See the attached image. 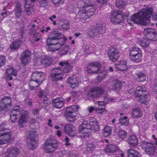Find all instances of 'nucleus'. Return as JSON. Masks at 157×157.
<instances>
[{
  "label": "nucleus",
  "instance_id": "nucleus-1",
  "mask_svg": "<svg viewBox=\"0 0 157 157\" xmlns=\"http://www.w3.org/2000/svg\"><path fill=\"white\" fill-rule=\"evenodd\" d=\"M52 36L49 37L46 40L47 51L54 52L60 49L66 40L64 35L56 31L52 33Z\"/></svg>",
  "mask_w": 157,
  "mask_h": 157
},
{
  "label": "nucleus",
  "instance_id": "nucleus-2",
  "mask_svg": "<svg viewBox=\"0 0 157 157\" xmlns=\"http://www.w3.org/2000/svg\"><path fill=\"white\" fill-rule=\"evenodd\" d=\"M151 16L154 20L157 21V11L141 10L132 15L131 19L135 23L146 25L150 23L149 18Z\"/></svg>",
  "mask_w": 157,
  "mask_h": 157
},
{
  "label": "nucleus",
  "instance_id": "nucleus-3",
  "mask_svg": "<svg viewBox=\"0 0 157 157\" xmlns=\"http://www.w3.org/2000/svg\"><path fill=\"white\" fill-rule=\"evenodd\" d=\"M18 116L20 117L18 122L19 126L21 127L25 126L28 121V112L25 110H22L20 113L19 106H16L10 114L11 121L13 122H15Z\"/></svg>",
  "mask_w": 157,
  "mask_h": 157
},
{
  "label": "nucleus",
  "instance_id": "nucleus-4",
  "mask_svg": "<svg viewBox=\"0 0 157 157\" xmlns=\"http://www.w3.org/2000/svg\"><path fill=\"white\" fill-rule=\"evenodd\" d=\"M61 66L60 68H56L52 71L51 75V79L53 81H57L62 79L64 73H67L71 70L72 67L67 61L60 62Z\"/></svg>",
  "mask_w": 157,
  "mask_h": 157
},
{
  "label": "nucleus",
  "instance_id": "nucleus-5",
  "mask_svg": "<svg viewBox=\"0 0 157 157\" xmlns=\"http://www.w3.org/2000/svg\"><path fill=\"white\" fill-rule=\"evenodd\" d=\"M33 63L34 67L37 68L49 65L51 62L50 58L48 56L36 55L33 59Z\"/></svg>",
  "mask_w": 157,
  "mask_h": 157
},
{
  "label": "nucleus",
  "instance_id": "nucleus-6",
  "mask_svg": "<svg viewBox=\"0 0 157 157\" xmlns=\"http://www.w3.org/2000/svg\"><path fill=\"white\" fill-rule=\"evenodd\" d=\"M129 56L131 60L140 62L143 58L142 51L140 48L137 47H131L129 50Z\"/></svg>",
  "mask_w": 157,
  "mask_h": 157
},
{
  "label": "nucleus",
  "instance_id": "nucleus-7",
  "mask_svg": "<svg viewBox=\"0 0 157 157\" xmlns=\"http://www.w3.org/2000/svg\"><path fill=\"white\" fill-rule=\"evenodd\" d=\"M135 95L138 98V101L142 103H145L147 101V98L149 96L146 88L141 86L137 87L135 92Z\"/></svg>",
  "mask_w": 157,
  "mask_h": 157
},
{
  "label": "nucleus",
  "instance_id": "nucleus-8",
  "mask_svg": "<svg viewBox=\"0 0 157 157\" xmlns=\"http://www.w3.org/2000/svg\"><path fill=\"white\" fill-rule=\"evenodd\" d=\"M79 108V106L78 105H72L67 108L65 116L68 121H73L76 119L77 112Z\"/></svg>",
  "mask_w": 157,
  "mask_h": 157
},
{
  "label": "nucleus",
  "instance_id": "nucleus-9",
  "mask_svg": "<svg viewBox=\"0 0 157 157\" xmlns=\"http://www.w3.org/2000/svg\"><path fill=\"white\" fill-rule=\"evenodd\" d=\"M88 121H84L79 127V132L81 137H87L90 135L91 127Z\"/></svg>",
  "mask_w": 157,
  "mask_h": 157
},
{
  "label": "nucleus",
  "instance_id": "nucleus-10",
  "mask_svg": "<svg viewBox=\"0 0 157 157\" xmlns=\"http://www.w3.org/2000/svg\"><path fill=\"white\" fill-rule=\"evenodd\" d=\"M29 139L28 145L30 149H34L38 145L37 141L38 140V134L34 131H31L28 136Z\"/></svg>",
  "mask_w": 157,
  "mask_h": 157
},
{
  "label": "nucleus",
  "instance_id": "nucleus-11",
  "mask_svg": "<svg viewBox=\"0 0 157 157\" xmlns=\"http://www.w3.org/2000/svg\"><path fill=\"white\" fill-rule=\"evenodd\" d=\"M50 30V28L49 27H47L45 29H41L38 28V27L35 25L32 26L31 28V30L30 32L31 34H32L34 36V40L35 41H38L40 40L39 37L41 36L39 32H41L42 33H47L48 31Z\"/></svg>",
  "mask_w": 157,
  "mask_h": 157
},
{
  "label": "nucleus",
  "instance_id": "nucleus-12",
  "mask_svg": "<svg viewBox=\"0 0 157 157\" xmlns=\"http://www.w3.org/2000/svg\"><path fill=\"white\" fill-rule=\"evenodd\" d=\"M11 100L10 97L5 96L0 101V112H6L11 106Z\"/></svg>",
  "mask_w": 157,
  "mask_h": 157
},
{
  "label": "nucleus",
  "instance_id": "nucleus-13",
  "mask_svg": "<svg viewBox=\"0 0 157 157\" xmlns=\"http://www.w3.org/2000/svg\"><path fill=\"white\" fill-rule=\"evenodd\" d=\"M105 151L108 153H111L117 156L113 157H123V154L117 146L111 144L107 145L105 149Z\"/></svg>",
  "mask_w": 157,
  "mask_h": 157
},
{
  "label": "nucleus",
  "instance_id": "nucleus-14",
  "mask_svg": "<svg viewBox=\"0 0 157 157\" xmlns=\"http://www.w3.org/2000/svg\"><path fill=\"white\" fill-rule=\"evenodd\" d=\"M100 64L97 62L89 63L87 67V71L88 73L96 74L99 72Z\"/></svg>",
  "mask_w": 157,
  "mask_h": 157
},
{
  "label": "nucleus",
  "instance_id": "nucleus-15",
  "mask_svg": "<svg viewBox=\"0 0 157 157\" xmlns=\"http://www.w3.org/2000/svg\"><path fill=\"white\" fill-rule=\"evenodd\" d=\"M126 62L124 60L120 61L113 67H110L109 70L111 72H113V70L115 71H124L127 70L128 67L126 64Z\"/></svg>",
  "mask_w": 157,
  "mask_h": 157
},
{
  "label": "nucleus",
  "instance_id": "nucleus-16",
  "mask_svg": "<svg viewBox=\"0 0 157 157\" xmlns=\"http://www.w3.org/2000/svg\"><path fill=\"white\" fill-rule=\"evenodd\" d=\"M58 146L57 144L55 141H46L44 144L43 148L47 152H52L55 151Z\"/></svg>",
  "mask_w": 157,
  "mask_h": 157
},
{
  "label": "nucleus",
  "instance_id": "nucleus-17",
  "mask_svg": "<svg viewBox=\"0 0 157 157\" xmlns=\"http://www.w3.org/2000/svg\"><path fill=\"white\" fill-rule=\"evenodd\" d=\"M12 133L10 131L0 134V144L2 145L8 143L11 138Z\"/></svg>",
  "mask_w": 157,
  "mask_h": 157
},
{
  "label": "nucleus",
  "instance_id": "nucleus-18",
  "mask_svg": "<svg viewBox=\"0 0 157 157\" xmlns=\"http://www.w3.org/2000/svg\"><path fill=\"white\" fill-rule=\"evenodd\" d=\"M120 52L117 48H111L109 50L108 56L110 60L115 62L118 59L120 54Z\"/></svg>",
  "mask_w": 157,
  "mask_h": 157
},
{
  "label": "nucleus",
  "instance_id": "nucleus-19",
  "mask_svg": "<svg viewBox=\"0 0 157 157\" xmlns=\"http://www.w3.org/2000/svg\"><path fill=\"white\" fill-rule=\"evenodd\" d=\"M120 13V10H114V12L112 13L111 19L113 23L117 24L123 21V15Z\"/></svg>",
  "mask_w": 157,
  "mask_h": 157
},
{
  "label": "nucleus",
  "instance_id": "nucleus-20",
  "mask_svg": "<svg viewBox=\"0 0 157 157\" xmlns=\"http://www.w3.org/2000/svg\"><path fill=\"white\" fill-rule=\"evenodd\" d=\"M102 28L103 25L102 23L97 24L95 29L90 30L89 33V35L91 37H96L97 35L96 33L98 34L103 33H104V30Z\"/></svg>",
  "mask_w": 157,
  "mask_h": 157
},
{
  "label": "nucleus",
  "instance_id": "nucleus-21",
  "mask_svg": "<svg viewBox=\"0 0 157 157\" xmlns=\"http://www.w3.org/2000/svg\"><path fill=\"white\" fill-rule=\"evenodd\" d=\"M141 146L144 149L147 153L153 154L155 150V147L153 144L149 142H143Z\"/></svg>",
  "mask_w": 157,
  "mask_h": 157
},
{
  "label": "nucleus",
  "instance_id": "nucleus-22",
  "mask_svg": "<svg viewBox=\"0 0 157 157\" xmlns=\"http://www.w3.org/2000/svg\"><path fill=\"white\" fill-rule=\"evenodd\" d=\"M77 6L79 9H82V10H92V9L96 10V6H94L91 4L87 3V1L85 2L83 0L79 1Z\"/></svg>",
  "mask_w": 157,
  "mask_h": 157
},
{
  "label": "nucleus",
  "instance_id": "nucleus-23",
  "mask_svg": "<svg viewBox=\"0 0 157 157\" xmlns=\"http://www.w3.org/2000/svg\"><path fill=\"white\" fill-rule=\"evenodd\" d=\"M45 74L43 72L35 71L33 72L32 78L33 79L37 81L39 83H41L45 78Z\"/></svg>",
  "mask_w": 157,
  "mask_h": 157
},
{
  "label": "nucleus",
  "instance_id": "nucleus-24",
  "mask_svg": "<svg viewBox=\"0 0 157 157\" xmlns=\"http://www.w3.org/2000/svg\"><path fill=\"white\" fill-rule=\"evenodd\" d=\"M19 150L16 147L9 148L4 157H16L19 153Z\"/></svg>",
  "mask_w": 157,
  "mask_h": 157
},
{
  "label": "nucleus",
  "instance_id": "nucleus-25",
  "mask_svg": "<svg viewBox=\"0 0 157 157\" xmlns=\"http://www.w3.org/2000/svg\"><path fill=\"white\" fill-rule=\"evenodd\" d=\"M64 129L66 133L68 134L70 136H74L76 135V128L72 125L68 124L66 125Z\"/></svg>",
  "mask_w": 157,
  "mask_h": 157
},
{
  "label": "nucleus",
  "instance_id": "nucleus-26",
  "mask_svg": "<svg viewBox=\"0 0 157 157\" xmlns=\"http://www.w3.org/2000/svg\"><path fill=\"white\" fill-rule=\"evenodd\" d=\"M79 79L78 78L73 76L70 77L67 80L68 85L73 88L77 87L78 86Z\"/></svg>",
  "mask_w": 157,
  "mask_h": 157
},
{
  "label": "nucleus",
  "instance_id": "nucleus-27",
  "mask_svg": "<svg viewBox=\"0 0 157 157\" xmlns=\"http://www.w3.org/2000/svg\"><path fill=\"white\" fill-rule=\"evenodd\" d=\"M17 75V71L13 68L9 67L6 70L5 78L7 80H11L13 78L12 76H16Z\"/></svg>",
  "mask_w": 157,
  "mask_h": 157
},
{
  "label": "nucleus",
  "instance_id": "nucleus-28",
  "mask_svg": "<svg viewBox=\"0 0 157 157\" xmlns=\"http://www.w3.org/2000/svg\"><path fill=\"white\" fill-rule=\"evenodd\" d=\"M98 107L96 109V111L97 113L102 114L104 112L106 111V105L103 101H98L96 103Z\"/></svg>",
  "mask_w": 157,
  "mask_h": 157
},
{
  "label": "nucleus",
  "instance_id": "nucleus-29",
  "mask_svg": "<svg viewBox=\"0 0 157 157\" xmlns=\"http://www.w3.org/2000/svg\"><path fill=\"white\" fill-rule=\"evenodd\" d=\"M103 92L104 90L101 88H93L90 89L88 95L89 97H92L96 94L98 96V94H101Z\"/></svg>",
  "mask_w": 157,
  "mask_h": 157
},
{
  "label": "nucleus",
  "instance_id": "nucleus-30",
  "mask_svg": "<svg viewBox=\"0 0 157 157\" xmlns=\"http://www.w3.org/2000/svg\"><path fill=\"white\" fill-rule=\"evenodd\" d=\"M127 142L130 147H135L138 144V140L135 135L130 136L127 140Z\"/></svg>",
  "mask_w": 157,
  "mask_h": 157
},
{
  "label": "nucleus",
  "instance_id": "nucleus-31",
  "mask_svg": "<svg viewBox=\"0 0 157 157\" xmlns=\"http://www.w3.org/2000/svg\"><path fill=\"white\" fill-rule=\"evenodd\" d=\"M23 56L21 59L22 63L24 65H26L28 64L30 60V53L28 51H26L23 53Z\"/></svg>",
  "mask_w": 157,
  "mask_h": 157
},
{
  "label": "nucleus",
  "instance_id": "nucleus-32",
  "mask_svg": "<svg viewBox=\"0 0 157 157\" xmlns=\"http://www.w3.org/2000/svg\"><path fill=\"white\" fill-rule=\"evenodd\" d=\"M64 99L61 98L55 99L53 102V106L57 108H61L63 105Z\"/></svg>",
  "mask_w": 157,
  "mask_h": 157
},
{
  "label": "nucleus",
  "instance_id": "nucleus-33",
  "mask_svg": "<svg viewBox=\"0 0 157 157\" xmlns=\"http://www.w3.org/2000/svg\"><path fill=\"white\" fill-rule=\"evenodd\" d=\"M135 75L137 77V78H136L135 77H134V79H137V81L144 82L146 81L147 80V78L146 77V75L142 72H138Z\"/></svg>",
  "mask_w": 157,
  "mask_h": 157
},
{
  "label": "nucleus",
  "instance_id": "nucleus-34",
  "mask_svg": "<svg viewBox=\"0 0 157 157\" xmlns=\"http://www.w3.org/2000/svg\"><path fill=\"white\" fill-rule=\"evenodd\" d=\"M90 122V125L91 127V130L93 129L95 131H97L99 130V126L97 121L95 119L88 121Z\"/></svg>",
  "mask_w": 157,
  "mask_h": 157
},
{
  "label": "nucleus",
  "instance_id": "nucleus-35",
  "mask_svg": "<svg viewBox=\"0 0 157 157\" xmlns=\"http://www.w3.org/2000/svg\"><path fill=\"white\" fill-rule=\"evenodd\" d=\"M41 83H39L38 81L36 80L33 79L31 77V80L29 82V86L31 90H35L39 85Z\"/></svg>",
  "mask_w": 157,
  "mask_h": 157
},
{
  "label": "nucleus",
  "instance_id": "nucleus-36",
  "mask_svg": "<svg viewBox=\"0 0 157 157\" xmlns=\"http://www.w3.org/2000/svg\"><path fill=\"white\" fill-rule=\"evenodd\" d=\"M128 157H139V153L136 150L130 149L127 151Z\"/></svg>",
  "mask_w": 157,
  "mask_h": 157
},
{
  "label": "nucleus",
  "instance_id": "nucleus-37",
  "mask_svg": "<svg viewBox=\"0 0 157 157\" xmlns=\"http://www.w3.org/2000/svg\"><path fill=\"white\" fill-rule=\"evenodd\" d=\"M149 43V41L147 38L143 39L138 41V44L143 47H147Z\"/></svg>",
  "mask_w": 157,
  "mask_h": 157
},
{
  "label": "nucleus",
  "instance_id": "nucleus-38",
  "mask_svg": "<svg viewBox=\"0 0 157 157\" xmlns=\"http://www.w3.org/2000/svg\"><path fill=\"white\" fill-rule=\"evenodd\" d=\"M154 32L155 30L152 29L147 28L144 29L143 33L148 38L149 37H151L152 35H153V33Z\"/></svg>",
  "mask_w": 157,
  "mask_h": 157
},
{
  "label": "nucleus",
  "instance_id": "nucleus-39",
  "mask_svg": "<svg viewBox=\"0 0 157 157\" xmlns=\"http://www.w3.org/2000/svg\"><path fill=\"white\" fill-rule=\"evenodd\" d=\"M61 49L60 50L59 52V54L60 56H63L66 55L67 54L69 49V46L65 45L64 46H61Z\"/></svg>",
  "mask_w": 157,
  "mask_h": 157
},
{
  "label": "nucleus",
  "instance_id": "nucleus-40",
  "mask_svg": "<svg viewBox=\"0 0 157 157\" xmlns=\"http://www.w3.org/2000/svg\"><path fill=\"white\" fill-rule=\"evenodd\" d=\"M142 115V112L138 109H135L133 110L132 113V117L134 118H137Z\"/></svg>",
  "mask_w": 157,
  "mask_h": 157
},
{
  "label": "nucleus",
  "instance_id": "nucleus-41",
  "mask_svg": "<svg viewBox=\"0 0 157 157\" xmlns=\"http://www.w3.org/2000/svg\"><path fill=\"white\" fill-rule=\"evenodd\" d=\"M112 132V128L111 127L108 126H105L103 130V134L104 135L107 137L109 136Z\"/></svg>",
  "mask_w": 157,
  "mask_h": 157
},
{
  "label": "nucleus",
  "instance_id": "nucleus-42",
  "mask_svg": "<svg viewBox=\"0 0 157 157\" xmlns=\"http://www.w3.org/2000/svg\"><path fill=\"white\" fill-rule=\"evenodd\" d=\"M96 146V144L89 143L87 144L86 150L84 151V152L85 154L91 153L92 151L95 148Z\"/></svg>",
  "mask_w": 157,
  "mask_h": 157
},
{
  "label": "nucleus",
  "instance_id": "nucleus-43",
  "mask_svg": "<svg viewBox=\"0 0 157 157\" xmlns=\"http://www.w3.org/2000/svg\"><path fill=\"white\" fill-rule=\"evenodd\" d=\"M52 3L56 7H57L64 3V0H50Z\"/></svg>",
  "mask_w": 157,
  "mask_h": 157
},
{
  "label": "nucleus",
  "instance_id": "nucleus-44",
  "mask_svg": "<svg viewBox=\"0 0 157 157\" xmlns=\"http://www.w3.org/2000/svg\"><path fill=\"white\" fill-rule=\"evenodd\" d=\"M121 82L120 81H115L114 82L113 89L116 90H119L121 89Z\"/></svg>",
  "mask_w": 157,
  "mask_h": 157
},
{
  "label": "nucleus",
  "instance_id": "nucleus-45",
  "mask_svg": "<svg viewBox=\"0 0 157 157\" xmlns=\"http://www.w3.org/2000/svg\"><path fill=\"white\" fill-rule=\"evenodd\" d=\"M21 43V41L19 40H18L14 42L10 46V48L11 49H16L18 48L20 46Z\"/></svg>",
  "mask_w": 157,
  "mask_h": 157
},
{
  "label": "nucleus",
  "instance_id": "nucleus-46",
  "mask_svg": "<svg viewBox=\"0 0 157 157\" xmlns=\"http://www.w3.org/2000/svg\"><path fill=\"white\" fill-rule=\"evenodd\" d=\"M118 136L119 138L124 139L126 138L127 137V133L124 130H121L118 132Z\"/></svg>",
  "mask_w": 157,
  "mask_h": 157
},
{
  "label": "nucleus",
  "instance_id": "nucleus-47",
  "mask_svg": "<svg viewBox=\"0 0 157 157\" xmlns=\"http://www.w3.org/2000/svg\"><path fill=\"white\" fill-rule=\"evenodd\" d=\"M125 2L122 0H117L116 2V6L119 9H121L124 7Z\"/></svg>",
  "mask_w": 157,
  "mask_h": 157
},
{
  "label": "nucleus",
  "instance_id": "nucleus-48",
  "mask_svg": "<svg viewBox=\"0 0 157 157\" xmlns=\"http://www.w3.org/2000/svg\"><path fill=\"white\" fill-rule=\"evenodd\" d=\"M94 11H91L89 10V11L87 12L86 13H83L82 14V17H85V19H87V17L90 18V17L94 14Z\"/></svg>",
  "mask_w": 157,
  "mask_h": 157
},
{
  "label": "nucleus",
  "instance_id": "nucleus-49",
  "mask_svg": "<svg viewBox=\"0 0 157 157\" xmlns=\"http://www.w3.org/2000/svg\"><path fill=\"white\" fill-rule=\"evenodd\" d=\"M107 72L104 70L100 72V73H99L98 77V80L99 81H101L103 80Z\"/></svg>",
  "mask_w": 157,
  "mask_h": 157
},
{
  "label": "nucleus",
  "instance_id": "nucleus-50",
  "mask_svg": "<svg viewBox=\"0 0 157 157\" xmlns=\"http://www.w3.org/2000/svg\"><path fill=\"white\" fill-rule=\"evenodd\" d=\"M127 116H124V117L121 118L119 120V123L124 125H127L128 123V121L127 119Z\"/></svg>",
  "mask_w": 157,
  "mask_h": 157
},
{
  "label": "nucleus",
  "instance_id": "nucleus-51",
  "mask_svg": "<svg viewBox=\"0 0 157 157\" xmlns=\"http://www.w3.org/2000/svg\"><path fill=\"white\" fill-rule=\"evenodd\" d=\"M6 62V58L3 55H0V67L3 66Z\"/></svg>",
  "mask_w": 157,
  "mask_h": 157
},
{
  "label": "nucleus",
  "instance_id": "nucleus-52",
  "mask_svg": "<svg viewBox=\"0 0 157 157\" xmlns=\"http://www.w3.org/2000/svg\"><path fill=\"white\" fill-rule=\"evenodd\" d=\"M153 33V35H152L151 37H149L148 39L151 41H155L157 40V33L156 31L155 30V32Z\"/></svg>",
  "mask_w": 157,
  "mask_h": 157
},
{
  "label": "nucleus",
  "instance_id": "nucleus-53",
  "mask_svg": "<svg viewBox=\"0 0 157 157\" xmlns=\"http://www.w3.org/2000/svg\"><path fill=\"white\" fill-rule=\"evenodd\" d=\"M139 128H142L144 129H147L148 127V124L146 122H142L141 124H139Z\"/></svg>",
  "mask_w": 157,
  "mask_h": 157
},
{
  "label": "nucleus",
  "instance_id": "nucleus-54",
  "mask_svg": "<svg viewBox=\"0 0 157 157\" xmlns=\"http://www.w3.org/2000/svg\"><path fill=\"white\" fill-rule=\"evenodd\" d=\"M6 124L5 123H0V132L4 131L6 130V128L5 127Z\"/></svg>",
  "mask_w": 157,
  "mask_h": 157
},
{
  "label": "nucleus",
  "instance_id": "nucleus-55",
  "mask_svg": "<svg viewBox=\"0 0 157 157\" xmlns=\"http://www.w3.org/2000/svg\"><path fill=\"white\" fill-rule=\"evenodd\" d=\"M22 5L19 2H17L16 4V10H21Z\"/></svg>",
  "mask_w": 157,
  "mask_h": 157
},
{
  "label": "nucleus",
  "instance_id": "nucleus-56",
  "mask_svg": "<svg viewBox=\"0 0 157 157\" xmlns=\"http://www.w3.org/2000/svg\"><path fill=\"white\" fill-rule=\"evenodd\" d=\"M56 16L55 15H53L51 17H49L50 19L53 22V24L54 25H56V23L55 21H54L53 19H55L56 18Z\"/></svg>",
  "mask_w": 157,
  "mask_h": 157
},
{
  "label": "nucleus",
  "instance_id": "nucleus-57",
  "mask_svg": "<svg viewBox=\"0 0 157 157\" xmlns=\"http://www.w3.org/2000/svg\"><path fill=\"white\" fill-rule=\"evenodd\" d=\"M39 94H38L40 98H43L45 97L46 96V95L44 94L43 92L41 90H40L39 91Z\"/></svg>",
  "mask_w": 157,
  "mask_h": 157
},
{
  "label": "nucleus",
  "instance_id": "nucleus-58",
  "mask_svg": "<svg viewBox=\"0 0 157 157\" xmlns=\"http://www.w3.org/2000/svg\"><path fill=\"white\" fill-rule=\"evenodd\" d=\"M98 2L101 4H105L107 2V0H97Z\"/></svg>",
  "mask_w": 157,
  "mask_h": 157
},
{
  "label": "nucleus",
  "instance_id": "nucleus-59",
  "mask_svg": "<svg viewBox=\"0 0 157 157\" xmlns=\"http://www.w3.org/2000/svg\"><path fill=\"white\" fill-rule=\"evenodd\" d=\"M69 27V25L68 24L66 23L64 24L63 25V28L65 30H66L68 29Z\"/></svg>",
  "mask_w": 157,
  "mask_h": 157
},
{
  "label": "nucleus",
  "instance_id": "nucleus-60",
  "mask_svg": "<svg viewBox=\"0 0 157 157\" xmlns=\"http://www.w3.org/2000/svg\"><path fill=\"white\" fill-rule=\"evenodd\" d=\"M129 15V12L128 11H126L124 12L123 16V19L124 17H128Z\"/></svg>",
  "mask_w": 157,
  "mask_h": 157
},
{
  "label": "nucleus",
  "instance_id": "nucleus-61",
  "mask_svg": "<svg viewBox=\"0 0 157 157\" xmlns=\"http://www.w3.org/2000/svg\"><path fill=\"white\" fill-rule=\"evenodd\" d=\"M36 0H25V3L26 5H29L30 4L29 3V1H30L31 2H35Z\"/></svg>",
  "mask_w": 157,
  "mask_h": 157
},
{
  "label": "nucleus",
  "instance_id": "nucleus-62",
  "mask_svg": "<svg viewBox=\"0 0 157 157\" xmlns=\"http://www.w3.org/2000/svg\"><path fill=\"white\" fill-rule=\"evenodd\" d=\"M95 109L93 107H89L88 108L89 111L90 113H91L93 110H94Z\"/></svg>",
  "mask_w": 157,
  "mask_h": 157
},
{
  "label": "nucleus",
  "instance_id": "nucleus-63",
  "mask_svg": "<svg viewBox=\"0 0 157 157\" xmlns=\"http://www.w3.org/2000/svg\"><path fill=\"white\" fill-rule=\"evenodd\" d=\"M152 138L154 140V141L155 143V144L157 145V139L155 137V136L154 135H153L152 136Z\"/></svg>",
  "mask_w": 157,
  "mask_h": 157
},
{
  "label": "nucleus",
  "instance_id": "nucleus-64",
  "mask_svg": "<svg viewBox=\"0 0 157 157\" xmlns=\"http://www.w3.org/2000/svg\"><path fill=\"white\" fill-rule=\"evenodd\" d=\"M65 140L66 141V143L65 144L66 145H69L70 144L69 143V138L67 137H66L65 138Z\"/></svg>",
  "mask_w": 157,
  "mask_h": 157
}]
</instances>
